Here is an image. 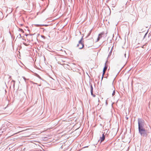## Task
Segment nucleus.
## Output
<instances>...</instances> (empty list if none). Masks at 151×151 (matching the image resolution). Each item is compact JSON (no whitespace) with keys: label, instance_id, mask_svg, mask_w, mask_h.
Returning <instances> with one entry per match:
<instances>
[{"label":"nucleus","instance_id":"obj_2","mask_svg":"<svg viewBox=\"0 0 151 151\" xmlns=\"http://www.w3.org/2000/svg\"><path fill=\"white\" fill-rule=\"evenodd\" d=\"M83 39V36L81 38V39L79 41V42H78L79 44L77 45V46L79 47V45H81V47H79V49H82V48H83L84 46V44L83 43V42H82V40Z\"/></svg>","mask_w":151,"mask_h":151},{"label":"nucleus","instance_id":"obj_29","mask_svg":"<svg viewBox=\"0 0 151 151\" xmlns=\"http://www.w3.org/2000/svg\"><path fill=\"white\" fill-rule=\"evenodd\" d=\"M18 133H16L15 134H17V133H18Z\"/></svg>","mask_w":151,"mask_h":151},{"label":"nucleus","instance_id":"obj_3","mask_svg":"<svg viewBox=\"0 0 151 151\" xmlns=\"http://www.w3.org/2000/svg\"><path fill=\"white\" fill-rule=\"evenodd\" d=\"M122 11L121 10L120 11H119V12H117V14L118 17L119 18H120V19H121L122 18H123L122 17Z\"/></svg>","mask_w":151,"mask_h":151},{"label":"nucleus","instance_id":"obj_28","mask_svg":"<svg viewBox=\"0 0 151 151\" xmlns=\"http://www.w3.org/2000/svg\"><path fill=\"white\" fill-rule=\"evenodd\" d=\"M122 69H123V67L122 68L121 70Z\"/></svg>","mask_w":151,"mask_h":151},{"label":"nucleus","instance_id":"obj_9","mask_svg":"<svg viewBox=\"0 0 151 151\" xmlns=\"http://www.w3.org/2000/svg\"><path fill=\"white\" fill-rule=\"evenodd\" d=\"M104 34V32H102L100 34H99V36L98 37H100V38L102 37V35Z\"/></svg>","mask_w":151,"mask_h":151},{"label":"nucleus","instance_id":"obj_17","mask_svg":"<svg viewBox=\"0 0 151 151\" xmlns=\"http://www.w3.org/2000/svg\"><path fill=\"white\" fill-rule=\"evenodd\" d=\"M100 39V37H98L97 38V40L96 41V42H98V41Z\"/></svg>","mask_w":151,"mask_h":151},{"label":"nucleus","instance_id":"obj_18","mask_svg":"<svg viewBox=\"0 0 151 151\" xmlns=\"http://www.w3.org/2000/svg\"><path fill=\"white\" fill-rule=\"evenodd\" d=\"M36 27H38L39 26H41V25L36 24L35 25Z\"/></svg>","mask_w":151,"mask_h":151},{"label":"nucleus","instance_id":"obj_11","mask_svg":"<svg viewBox=\"0 0 151 151\" xmlns=\"http://www.w3.org/2000/svg\"><path fill=\"white\" fill-rule=\"evenodd\" d=\"M103 74H102V77L101 78V80H102L103 79L104 75V74L105 73V70H103Z\"/></svg>","mask_w":151,"mask_h":151},{"label":"nucleus","instance_id":"obj_15","mask_svg":"<svg viewBox=\"0 0 151 151\" xmlns=\"http://www.w3.org/2000/svg\"><path fill=\"white\" fill-rule=\"evenodd\" d=\"M19 30L20 31L22 32H24V31L21 28H19Z\"/></svg>","mask_w":151,"mask_h":151},{"label":"nucleus","instance_id":"obj_1","mask_svg":"<svg viewBox=\"0 0 151 151\" xmlns=\"http://www.w3.org/2000/svg\"><path fill=\"white\" fill-rule=\"evenodd\" d=\"M139 130L141 135L143 136L147 137V134L145 130L142 126L140 125L139 122H138Z\"/></svg>","mask_w":151,"mask_h":151},{"label":"nucleus","instance_id":"obj_22","mask_svg":"<svg viewBox=\"0 0 151 151\" xmlns=\"http://www.w3.org/2000/svg\"><path fill=\"white\" fill-rule=\"evenodd\" d=\"M41 26H48V25L47 24H42L41 25Z\"/></svg>","mask_w":151,"mask_h":151},{"label":"nucleus","instance_id":"obj_14","mask_svg":"<svg viewBox=\"0 0 151 151\" xmlns=\"http://www.w3.org/2000/svg\"><path fill=\"white\" fill-rule=\"evenodd\" d=\"M21 37V35L20 34H19V35H18V36H17V38H20V37Z\"/></svg>","mask_w":151,"mask_h":151},{"label":"nucleus","instance_id":"obj_12","mask_svg":"<svg viewBox=\"0 0 151 151\" xmlns=\"http://www.w3.org/2000/svg\"><path fill=\"white\" fill-rule=\"evenodd\" d=\"M1 91L4 92V93L6 94L7 92L6 89H5L4 88H2L1 89Z\"/></svg>","mask_w":151,"mask_h":151},{"label":"nucleus","instance_id":"obj_4","mask_svg":"<svg viewBox=\"0 0 151 151\" xmlns=\"http://www.w3.org/2000/svg\"><path fill=\"white\" fill-rule=\"evenodd\" d=\"M89 85H90V87L91 94H93V86H92L91 83H90Z\"/></svg>","mask_w":151,"mask_h":151},{"label":"nucleus","instance_id":"obj_19","mask_svg":"<svg viewBox=\"0 0 151 151\" xmlns=\"http://www.w3.org/2000/svg\"><path fill=\"white\" fill-rule=\"evenodd\" d=\"M23 44L26 46H27L28 45L25 42H23Z\"/></svg>","mask_w":151,"mask_h":151},{"label":"nucleus","instance_id":"obj_7","mask_svg":"<svg viewBox=\"0 0 151 151\" xmlns=\"http://www.w3.org/2000/svg\"><path fill=\"white\" fill-rule=\"evenodd\" d=\"M108 61L107 60V61L106 62V63L105 64V66H104V67L103 68V70H105V71H106V69H107V67H108V66L107 65H106V63L107 62H108Z\"/></svg>","mask_w":151,"mask_h":151},{"label":"nucleus","instance_id":"obj_21","mask_svg":"<svg viewBox=\"0 0 151 151\" xmlns=\"http://www.w3.org/2000/svg\"><path fill=\"white\" fill-rule=\"evenodd\" d=\"M23 79H24V81H25L26 82V79L24 77H23Z\"/></svg>","mask_w":151,"mask_h":151},{"label":"nucleus","instance_id":"obj_27","mask_svg":"<svg viewBox=\"0 0 151 151\" xmlns=\"http://www.w3.org/2000/svg\"><path fill=\"white\" fill-rule=\"evenodd\" d=\"M126 54H125V57H126Z\"/></svg>","mask_w":151,"mask_h":151},{"label":"nucleus","instance_id":"obj_6","mask_svg":"<svg viewBox=\"0 0 151 151\" xmlns=\"http://www.w3.org/2000/svg\"><path fill=\"white\" fill-rule=\"evenodd\" d=\"M105 138V136L104 135V134H103V135L102 137H100V140L101 141V142H102L104 140V139Z\"/></svg>","mask_w":151,"mask_h":151},{"label":"nucleus","instance_id":"obj_26","mask_svg":"<svg viewBox=\"0 0 151 151\" xmlns=\"http://www.w3.org/2000/svg\"><path fill=\"white\" fill-rule=\"evenodd\" d=\"M21 26H22L23 25V24H21Z\"/></svg>","mask_w":151,"mask_h":151},{"label":"nucleus","instance_id":"obj_24","mask_svg":"<svg viewBox=\"0 0 151 151\" xmlns=\"http://www.w3.org/2000/svg\"><path fill=\"white\" fill-rule=\"evenodd\" d=\"M89 41V40H86V41H87V42H88V41Z\"/></svg>","mask_w":151,"mask_h":151},{"label":"nucleus","instance_id":"obj_5","mask_svg":"<svg viewBox=\"0 0 151 151\" xmlns=\"http://www.w3.org/2000/svg\"><path fill=\"white\" fill-rule=\"evenodd\" d=\"M15 83V81L13 80H12L11 83V85L10 86V87L11 88V87H12L14 88V87Z\"/></svg>","mask_w":151,"mask_h":151},{"label":"nucleus","instance_id":"obj_23","mask_svg":"<svg viewBox=\"0 0 151 151\" xmlns=\"http://www.w3.org/2000/svg\"><path fill=\"white\" fill-rule=\"evenodd\" d=\"M26 35V36H27L28 35V34H26V35Z\"/></svg>","mask_w":151,"mask_h":151},{"label":"nucleus","instance_id":"obj_13","mask_svg":"<svg viewBox=\"0 0 151 151\" xmlns=\"http://www.w3.org/2000/svg\"><path fill=\"white\" fill-rule=\"evenodd\" d=\"M35 76H37V77L38 78H39L40 79H41V77L38 74H37L36 73L35 74Z\"/></svg>","mask_w":151,"mask_h":151},{"label":"nucleus","instance_id":"obj_20","mask_svg":"<svg viewBox=\"0 0 151 151\" xmlns=\"http://www.w3.org/2000/svg\"><path fill=\"white\" fill-rule=\"evenodd\" d=\"M41 37L44 39H45V37L44 35H41Z\"/></svg>","mask_w":151,"mask_h":151},{"label":"nucleus","instance_id":"obj_16","mask_svg":"<svg viewBox=\"0 0 151 151\" xmlns=\"http://www.w3.org/2000/svg\"><path fill=\"white\" fill-rule=\"evenodd\" d=\"M115 90H114L113 91V92L112 93V94H115Z\"/></svg>","mask_w":151,"mask_h":151},{"label":"nucleus","instance_id":"obj_25","mask_svg":"<svg viewBox=\"0 0 151 151\" xmlns=\"http://www.w3.org/2000/svg\"><path fill=\"white\" fill-rule=\"evenodd\" d=\"M93 95V97H95V95Z\"/></svg>","mask_w":151,"mask_h":151},{"label":"nucleus","instance_id":"obj_10","mask_svg":"<svg viewBox=\"0 0 151 151\" xmlns=\"http://www.w3.org/2000/svg\"><path fill=\"white\" fill-rule=\"evenodd\" d=\"M112 53V49H111L109 54V55H108V58H109V57H110Z\"/></svg>","mask_w":151,"mask_h":151},{"label":"nucleus","instance_id":"obj_8","mask_svg":"<svg viewBox=\"0 0 151 151\" xmlns=\"http://www.w3.org/2000/svg\"><path fill=\"white\" fill-rule=\"evenodd\" d=\"M92 29H91V30H90V31L89 32V33L87 35L86 37V38H87L90 35H91V33L92 32Z\"/></svg>","mask_w":151,"mask_h":151}]
</instances>
